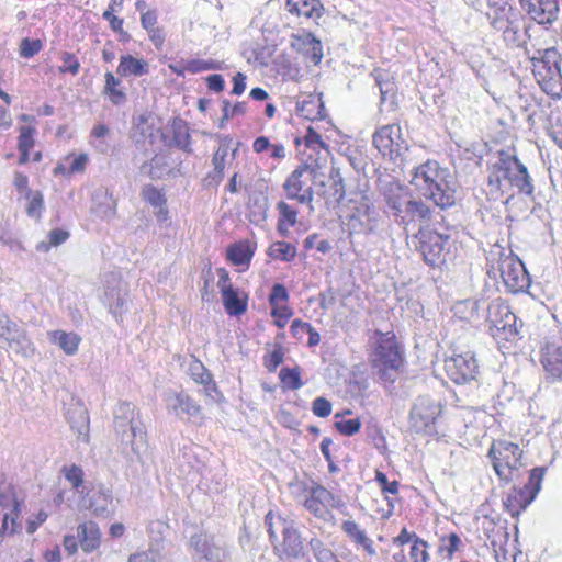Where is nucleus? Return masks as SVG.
I'll return each instance as SVG.
<instances>
[{"instance_id":"1","label":"nucleus","mask_w":562,"mask_h":562,"mask_svg":"<svg viewBox=\"0 0 562 562\" xmlns=\"http://www.w3.org/2000/svg\"><path fill=\"white\" fill-rule=\"evenodd\" d=\"M411 184L442 210L456 204V179L448 168H442L435 160L415 167Z\"/></svg>"},{"instance_id":"2","label":"nucleus","mask_w":562,"mask_h":562,"mask_svg":"<svg viewBox=\"0 0 562 562\" xmlns=\"http://www.w3.org/2000/svg\"><path fill=\"white\" fill-rule=\"evenodd\" d=\"M114 429L120 437L123 452L133 461L145 463L148 458L146 431L135 418V407L128 402L120 403L114 411Z\"/></svg>"},{"instance_id":"3","label":"nucleus","mask_w":562,"mask_h":562,"mask_svg":"<svg viewBox=\"0 0 562 562\" xmlns=\"http://www.w3.org/2000/svg\"><path fill=\"white\" fill-rule=\"evenodd\" d=\"M383 200L394 222L405 231L411 225L431 218L430 207L424 201L414 199L400 183H389L383 191Z\"/></svg>"},{"instance_id":"4","label":"nucleus","mask_w":562,"mask_h":562,"mask_svg":"<svg viewBox=\"0 0 562 562\" xmlns=\"http://www.w3.org/2000/svg\"><path fill=\"white\" fill-rule=\"evenodd\" d=\"M487 182L492 193L503 192L504 182L527 196H532L535 191L527 167L515 155L505 150L498 151L497 160L491 166Z\"/></svg>"},{"instance_id":"5","label":"nucleus","mask_w":562,"mask_h":562,"mask_svg":"<svg viewBox=\"0 0 562 562\" xmlns=\"http://www.w3.org/2000/svg\"><path fill=\"white\" fill-rule=\"evenodd\" d=\"M373 351L371 364L380 380L393 383L403 364V351L393 331L383 333L379 329L371 337Z\"/></svg>"},{"instance_id":"6","label":"nucleus","mask_w":562,"mask_h":562,"mask_svg":"<svg viewBox=\"0 0 562 562\" xmlns=\"http://www.w3.org/2000/svg\"><path fill=\"white\" fill-rule=\"evenodd\" d=\"M488 273L497 271L512 293L525 292L530 286V277L522 261L510 249L494 245L487 255Z\"/></svg>"},{"instance_id":"7","label":"nucleus","mask_w":562,"mask_h":562,"mask_svg":"<svg viewBox=\"0 0 562 562\" xmlns=\"http://www.w3.org/2000/svg\"><path fill=\"white\" fill-rule=\"evenodd\" d=\"M266 525L273 551L280 559H300L304 555L301 535L294 527L293 521L281 516H274L269 512L266 516Z\"/></svg>"},{"instance_id":"8","label":"nucleus","mask_w":562,"mask_h":562,"mask_svg":"<svg viewBox=\"0 0 562 562\" xmlns=\"http://www.w3.org/2000/svg\"><path fill=\"white\" fill-rule=\"evenodd\" d=\"M561 60L555 47L538 49L530 57L533 76L547 94L560 97L562 93Z\"/></svg>"},{"instance_id":"9","label":"nucleus","mask_w":562,"mask_h":562,"mask_svg":"<svg viewBox=\"0 0 562 562\" xmlns=\"http://www.w3.org/2000/svg\"><path fill=\"white\" fill-rule=\"evenodd\" d=\"M493 467L498 477L506 483L517 479L518 470L522 467V450L518 445L499 440L494 442L488 451Z\"/></svg>"},{"instance_id":"10","label":"nucleus","mask_w":562,"mask_h":562,"mask_svg":"<svg viewBox=\"0 0 562 562\" xmlns=\"http://www.w3.org/2000/svg\"><path fill=\"white\" fill-rule=\"evenodd\" d=\"M487 323L490 331L494 338L515 340L520 335L522 322L518 325L517 316L510 311L509 306L503 301L494 300L487 306Z\"/></svg>"},{"instance_id":"11","label":"nucleus","mask_w":562,"mask_h":562,"mask_svg":"<svg viewBox=\"0 0 562 562\" xmlns=\"http://www.w3.org/2000/svg\"><path fill=\"white\" fill-rule=\"evenodd\" d=\"M451 356L445 359L447 375L456 384H467L474 381L479 374V364L470 350H463L454 342L451 345Z\"/></svg>"},{"instance_id":"12","label":"nucleus","mask_w":562,"mask_h":562,"mask_svg":"<svg viewBox=\"0 0 562 562\" xmlns=\"http://www.w3.org/2000/svg\"><path fill=\"white\" fill-rule=\"evenodd\" d=\"M441 411L439 402L428 396H418L411 407L409 429L416 434H436V422Z\"/></svg>"},{"instance_id":"13","label":"nucleus","mask_w":562,"mask_h":562,"mask_svg":"<svg viewBox=\"0 0 562 562\" xmlns=\"http://www.w3.org/2000/svg\"><path fill=\"white\" fill-rule=\"evenodd\" d=\"M412 237L415 248L422 254L426 263L437 267L445 261L443 250L448 236L439 234L428 226H420Z\"/></svg>"},{"instance_id":"14","label":"nucleus","mask_w":562,"mask_h":562,"mask_svg":"<svg viewBox=\"0 0 562 562\" xmlns=\"http://www.w3.org/2000/svg\"><path fill=\"white\" fill-rule=\"evenodd\" d=\"M372 143L383 157L392 161L403 160L408 149L397 124H386L378 128L372 136Z\"/></svg>"},{"instance_id":"15","label":"nucleus","mask_w":562,"mask_h":562,"mask_svg":"<svg viewBox=\"0 0 562 562\" xmlns=\"http://www.w3.org/2000/svg\"><path fill=\"white\" fill-rule=\"evenodd\" d=\"M547 469L544 467H536L530 471L528 482L519 490L514 488V495L509 494L504 505L509 507L518 506L516 510L509 509L512 515L518 514L519 510L526 509L537 497L541 490V483Z\"/></svg>"},{"instance_id":"16","label":"nucleus","mask_w":562,"mask_h":562,"mask_svg":"<svg viewBox=\"0 0 562 562\" xmlns=\"http://www.w3.org/2000/svg\"><path fill=\"white\" fill-rule=\"evenodd\" d=\"M562 0H519L521 10L535 22L551 25L559 19Z\"/></svg>"},{"instance_id":"17","label":"nucleus","mask_w":562,"mask_h":562,"mask_svg":"<svg viewBox=\"0 0 562 562\" xmlns=\"http://www.w3.org/2000/svg\"><path fill=\"white\" fill-rule=\"evenodd\" d=\"M540 362L549 382L562 381V346L547 341L541 348Z\"/></svg>"},{"instance_id":"18","label":"nucleus","mask_w":562,"mask_h":562,"mask_svg":"<svg viewBox=\"0 0 562 562\" xmlns=\"http://www.w3.org/2000/svg\"><path fill=\"white\" fill-rule=\"evenodd\" d=\"M65 417L70 425L71 430L77 435L78 439L83 442L89 441V415L88 409L79 400L72 398L67 405Z\"/></svg>"},{"instance_id":"19","label":"nucleus","mask_w":562,"mask_h":562,"mask_svg":"<svg viewBox=\"0 0 562 562\" xmlns=\"http://www.w3.org/2000/svg\"><path fill=\"white\" fill-rule=\"evenodd\" d=\"M167 411L178 418L198 417L201 414V407L188 394L183 392H168L165 395Z\"/></svg>"},{"instance_id":"20","label":"nucleus","mask_w":562,"mask_h":562,"mask_svg":"<svg viewBox=\"0 0 562 562\" xmlns=\"http://www.w3.org/2000/svg\"><path fill=\"white\" fill-rule=\"evenodd\" d=\"M0 338L3 339L8 348L16 355L30 357L34 353L33 344L26 336L25 330L12 321Z\"/></svg>"},{"instance_id":"21","label":"nucleus","mask_w":562,"mask_h":562,"mask_svg":"<svg viewBox=\"0 0 562 562\" xmlns=\"http://www.w3.org/2000/svg\"><path fill=\"white\" fill-rule=\"evenodd\" d=\"M375 83L380 91V111L393 112L397 109V86L386 71L375 70Z\"/></svg>"},{"instance_id":"22","label":"nucleus","mask_w":562,"mask_h":562,"mask_svg":"<svg viewBox=\"0 0 562 562\" xmlns=\"http://www.w3.org/2000/svg\"><path fill=\"white\" fill-rule=\"evenodd\" d=\"M355 207L353 213L350 216V220H361L364 218L366 221L360 222L362 226V231L366 234H372L378 229L379 225V214L375 212L373 203L369 199V196L364 194H359L358 199L353 200Z\"/></svg>"},{"instance_id":"23","label":"nucleus","mask_w":562,"mask_h":562,"mask_svg":"<svg viewBox=\"0 0 562 562\" xmlns=\"http://www.w3.org/2000/svg\"><path fill=\"white\" fill-rule=\"evenodd\" d=\"M487 5L486 18L494 30L503 29L505 24L517 19L516 10L507 0H487Z\"/></svg>"},{"instance_id":"24","label":"nucleus","mask_w":562,"mask_h":562,"mask_svg":"<svg viewBox=\"0 0 562 562\" xmlns=\"http://www.w3.org/2000/svg\"><path fill=\"white\" fill-rule=\"evenodd\" d=\"M285 7L290 13L315 24H318L325 12L321 0H286Z\"/></svg>"},{"instance_id":"25","label":"nucleus","mask_w":562,"mask_h":562,"mask_svg":"<svg viewBox=\"0 0 562 562\" xmlns=\"http://www.w3.org/2000/svg\"><path fill=\"white\" fill-rule=\"evenodd\" d=\"M292 47L304 54L315 65L319 64L323 58V46L312 33H302L292 36Z\"/></svg>"},{"instance_id":"26","label":"nucleus","mask_w":562,"mask_h":562,"mask_svg":"<svg viewBox=\"0 0 562 562\" xmlns=\"http://www.w3.org/2000/svg\"><path fill=\"white\" fill-rule=\"evenodd\" d=\"M170 130L172 138L168 139L166 135L162 134L164 144L168 147H177L187 154H191V136L187 123L182 119L175 117L171 121Z\"/></svg>"},{"instance_id":"27","label":"nucleus","mask_w":562,"mask_h":562,"mask_svg":"<svg viewBox=\"0 0 562 562\" xmlns=\"http://www.w3.org/2000/svg\"><path fill=\"white\" fill-rule=\"evenodd\" d=\"M190 544L206 562H222L225 555L224 550L220 546L201 535L192 536L190 538Z\"/></svg>"},{"instance_id":"28","label":"nucleus","mask_w":562,"mask_h":562,"mask_svg":"<svg viewBox=\"0 0 562 562\" xmlns=\"http://www.w3.org/2000/svg\"><path fill=\"white\" fill-rule=\"evenodd\" d=\"M77 537L81 549L85 552H92L99 548L101 542V531L97 522L86 521L77 528Z\"/></svg>"},{"instance_id":"29","label":"nucleus","mask_w":562,"mask_h":562,"mask_svg":"<svg viewBox=\"0 0 562 562\" xmlns=\"http://www.w3.org/2000/svg\"><path fill=\"white\" fill-rule=\"evenodd\" d=\"M222 294L225 311L231 316H239L247 311V296L240 297L237 289H225Z\"/></svg>"},{"instance_id":"30","label":"nucleus","mask_w":562,"mask_h":562,"mask_svg":"<svg viewBox=\"0 0 562 562\" xmlns=\"http://www.w3.org/2000/svg\"><path fill=\"white\" fill-rule=\"evenodd\" d=\"M93 200L95 205L93 207L98 216L102 218H111L115 214L116 202L109 193L108 189H99L94 192Z\"/></svg>"},{"instance_id":"31","label":"nucleus","mask_w":562,"mask_h":562,"mask_svg":"<svg viewBox=\"0 0 562 562\" xmlns=\"http://www.w3.org/2000/svg\"><path fill=\"white\" fill-rule=\"evenodd\" d=\"M255 249L248 240H241L227 247V259L236 266L249 265Z\"/></svg>"},{"instance_id":"32","label":"nucleus","mask_w":562,"mask_h":562,"mask_svg":"<svg viewBox=\"0 0 562 562\" xmlns=\"http://www.w3.org/2000/svg\"><path fill=\"white\" fill-rule=\"evenodd\" d=\"M116 71L122 77H140L148 72V65L143 59H137L132 55H125L121 57Z\"/></svg>"},{"instance_id":"33","label":"nucleus","mask_w":562,"mask_h":562,"mask_svg":"<svg viewBox=\"0 0 562 562\" xmlns=\"http://www.w3.org/2000/svg\"><path fill=\"white\" fill-rule=\"evenodd\" d=\"M50 341L58 345L59 348L69 356L77 352L81 338L76 333H66L64 330H54L49 333Z\"/></svg>"},{"instance_id":"34","label":"nucleus","mask_w":562,"mask_h":562,"mask_svg":"<svg viewBox=\"0 0 562 562\" xmlns=\"http://www.w3.org/2000/svg\"><path fill=\"white\" fill-rule=\"evenodd\" d=\"M312 172L313 170L308 165H300L288 177L283 184V189L286 191V196L289 199H294L297 196V193L303 189L304 183L302 181V177L306 172Z\"/></svg>"},{"instance_id":"35","label":"nucleus","mask_w":562,"mask_h":562,"mask_svg":"<svg viewBox=\"0 0 562 562\" xmlns=\"http://www.w3.org/2000/svg\"><path fill=\"white\" fill-rule=\"evenodd\" d=\"M20 514V503L14 499L13 509L10 513H3L0 510V537H3L5 532L15 533L20 528L18 518Z\"/></svg>"},{"instance_id":"36","label":"nucleus","mask_w":562,"mask_h":562,"mask_svg":"<svg viewBox=\"0 0 562 562\" xmlns=\"http://www.w3.org/2000/svg\"><path fill=\"white\" fill-rule=\"evenodd\" d=\"M268 256L272 259L291 261L296 256V247L290 243L276 241L269 247Z\"/></svg>"},{"instance_id":"37","label":"nucleus","mask_w":562,"mask_h":562,"mask_svg":"<svg viewBox=\"0 0 562 562\" xmlns=\"http://www.w3.org/2000/svg\"><path fill=\"white\" fill-rule=\"evenodd\" d=\"M140 198L154 209L167 204L165 193L153 184H145L140 191Z\"/></svg>"},{"instance_id":"38","label":"nucleus","mask_w":562,"mask_h":562,"mask_svg":"<svg viewBox=\"0 0 562 562\" xmlns=\"http://www.w3.org/2000/svg\"><path fill=\"white\" fill-rule=\"evenodd\" d=\"M503 33V40L507 46L518 47L521 44V35L519 33L518 19L505 24L503 29H496Z\"/></svg>"},{"instance_id":"39","label":"nucleus","mask_w":562,"mask_h":562,"mask_svg":"<svg viewBox=\"0 0 562 562\" xmlns=\"http://www.w3.org/2000/svg\"><path fill=\"white\" fill-rule=\"evenodd\" d=\"M189 372L191 378L204 385L207 386L210 384L215 387V384L213 383L212 374L207 371V369L203 366V363L200 360H193L189 366Z\"/></svg>"},{"instance_id":"40","label":"nucleus","mask_w":562,"mask_h":562,"mask_svg":"<svg viewBox=\"0 0 562 562\" xmlns=\"http://www.w3.org/2000/svg\"><path fill=\"white\" fill-rule=\"evenodd\" d=\"M213 171L204 178V186H218L224 178L226 160L215 155L212 157Z\"/></svg>"},{"instance_id":"41","label":"nucleus","mask_w":562,"mask_h":562,"mask_svg":"<svg viewBox=\"0 0 562 562\" xmlns=\"http://www.w3.org/2000/svg\"><path fill=\"white\" fill-rule=\"evenodd\" d=\"M121 83L120 79L115 78L112 72L105 74V87L104 90L110 95V100L114 104H120L125 101L126 94L117 90L116 87Z\"/></svg>"},{"instance_id":"42","label":"nucleus","mask_w":562,"mask_h":562,"mask_svg":"<svg viewBox=\"0 0 562 562\" xmlns=\"http://www.w3.org/2000/svg\"><path fill=\"white\" fill-rule=\"evenodd\" d=\"M281 382L289 389V390H299L302 387L303 382L301 380L300 370L299 368H282L279 373Z\"/></svg>"},{"instance_id":"43","label":"nucleus","mask_w":562,"mask_h":562,"mask_svg":"<svg viewBox=\"0 0 562 562\" xmlns=\"http://www.w3.org/2000/svg\"><path fill=\"white\" fill-rule=\"evenodd\" d=\"M63 473L66 480L71 484V486L78 492L83 493V490H80L83 484V472L82 469L72 464L71 467H64Z\"/></svg>"},{"instance_id":"44","label":"nucleus","mask_w":562,"mask_h":562,"mask_svg":"<svg viewBox=\"0 0 562 562\" xmlns=\"http://www.w3.org/2000/svg\"><path fill=\"white\" fill-rule=\"evenodd\" d=\"M345 196V186L344 180L341 177H338L337 179H333V182L330 184V194L326 198L325 203L328 206L335 207L338 205L341 200Z\"/></svg>"},{"instance_id":"45","label":"nucleus","mask_w":562,"mask_h":562,"mask_svg":"<svg viewBox=\"0 0 562 562\" xmlns=\"http://www.w3.org/2000/svg\"><path fill=\"white\" fill-rule=\"evenodd\" d=\"M27 198L30 202L26 209L27 215L31 217H40L44 209V198L41 191H29Z\"/></svg>"},{"instance_id":"46","label":"nucleus","mask_w":562,"mask_h":562,"mask_svg":"<svg viewBox=\"0 0 562 562\" xmlns=\"http://www.w3.org/2000/svg\"><path fill=\"white\" fill-rule=\"evenodd\" d=\"M427 542L418 537H415V541L411 548V558L413 562H427L429 553L427 552Z\"/></svg>"},{"instance_id":"47","label":"nucleus","mask_w":562,"mask_h":562,"mask_svg":"<svg viewBox=\"0 0 562 562\" xmlns=\"http://www.w3.org/2000/svg\"><path fill=\"white\" fill-rule=\"evenodd\" d=\"M335 428L344 436H352L361 428L359 418L337 420L334 424Z\"/></svg>"},{"instance_id":"48","label":"nucleus","mask_w":562,"mask_h":562,"mask_svg":"<svg viewBox=\"0 0 562 562\" xmlns=\"http://www.w3.org/2000/svg\"><path fill=\"white\" fill-rule=\"evenodd\" d=\"M42 42L40 40H31L25 37L20 44V56L23 58H32L42 49Z\"/></svg>"},{"instance_id":"49","label":"nucleus","mask_w":562,"mask_h":562,"mask_svg":"<svg viewBox=\"0 0 562 562\" xmlns=\"http://www.w3.org/2000/svg\"><path fill=\"white\" fill-rule=\"evenodd\" d=\"M61 61L63 65L59 66L60 72H70L74 76H76L79 72L80 63L74 54L64 52L61 54Z\"/></svg>"},{"instance_id":"50","label":"nucleus","mask_w":562,"mask_h":562,"mask_svg":"<svg viewBox=\"0 0 562 562\" xmlns=\"http://www.w3.org/2000/svg\"><path fill=\"white\" fill-rule=\"evenodd\" d=\"M344 532L350 537L356 543L360 544L367 537L363 530H361L358 524L353 520H345L341 524Z\"/></svg>"},{"instance_id":"51","label":"nucleus","mask_w":562,"mask_h":562,"mask_svg":"<svg viewBox=\"0 0 562 562\" xmlns=\"http://www.w3.org/2000/svg\"><path fill=\"white\" fill-rule=\"evenodd\" d=\"M277 209L280 214L278 221L288 223V225L291 226H294L296 224L297 212L294 209H292L288 203H285L284 201H280L277 204Z\"/></svg>"},{"instance_id":"52","label":"nucleus","mask_w":562,"mask_h":562,"mask_svg":"<svg viewBox=\"0 0 562 562\" xmlns=\"http://www.w3.org/2000/svg\"><path fill=\"white\" fill-rule=\"evenodd\" d=\"M247 110V103L246 102H237L233 106H231V103L228 100L222 101V111L224 112V120H229L235 116L244 115Z\"/></svg>"},{"instance_id":"53","label":"nucleus","mask_w":562,"mask_h":562,"mask_svg":"<svg viewBox=\"0 0 562 562\" xmlns=\"http://www.w3.org/2000/svg\"><path fill=\"white\" fill-rule=\"evenodd\" d=\"M35 128L31 126H21L19 136V150H30L34 146L33 135Z\"/></svg>"},{"instance_id":"54","label":"nucleus","mask_w":562,"mask_h":562,"mask_svg":"<svg viewBox=\"0 0 562 562\" xmlns=\"http://www.w3.org/2000/svg\"><path fill=\"white\" fill-rule=\"evenodd\" d=\"M311 495L323 506H334V495L322 485L312 487Z\"/></svg>"},{"instance_id":"55","label":"nucleus","mask_w":562,"mask_h":562,"mask_svg":"<svg viewBox=\"0 0 562 562\" xmlns=\"http://www.w3.org/2000/svg\"><path fill=\"white\" fill-rule=\"evenodd\" d=\"M289 300V292L283 284L277 283L272 286L269 294V304L271 307L279 306L278 302H286Z\"/></svg>"},{"instance_id":"56","label":"nucleus","mask_w":562,"mask_h":562,"mask_svg":"<svg viewBox=\"0 0 562 562\" xmlns=\"http://www.w3.org/2000/svg\"><path fill=\"white\" fill-rule=\"evenodd\" d=\"M292 311L285 306H274L271 308V316L274 317V324L279 328H283L288 322V319L291 317Z\"/></svg>"},{"instance_id":"57","label":"nucleus","mask_w":562,"mask_h":562,"mask_svg":"<svg viewBox=\"0 0 562 562\" xmlns=\"http://www.w3.org/2000/svg\"><path fill=\"white\" fill-rule=\"evenodd\" d=\"M312 411L318 417H327L331 413V403L325 397H316L312 403Z\"/></svg>"},{"instance_id":"58","label":"nucleus","mask_w":562,"mask_h":562,"mask_svg":"<svg viewBox=\"0 0 562 562\" xmlns=\"http://www.w3.org/2000/svg\"><path fill=\"white\" fill-rule=\"evenodd\" d=\"M375 481L379 483V485H380V487H381L383 493H390V494H393V495L397 494V492H398V482L397 481L390 482L387 480L386 474H384L383 472L376 471Z\"/></svg>"},{"instance_id":"59","label":"nucleus","mask_w":562,"mask_h":562,"mask_svg":"<svg viewBox=\"0 0 562 562\" xmlns=\"http://www.w3.org/2000/svg\"><path fill=\"white\" fill-rule=\"evenodd\" d=\"M113 9L114 8L110 5L109 9L102 14L103 19L109 21L113 31L119 32L121 35L128 38V34L123 31V20L112 14Z\"/></svg>"},{"instance_id":"60","label":"nucleus","mask_w":562,"mask_h":562,"mask_svg":"<svg viewBox=\"0 0 562 562\" xmlns=\"http://www.w3.org/2000/svg\"><path fill=\"white\" fill-rule=\"evenodd\" d=\"M109 135L110 128L104 124H98L91 131V136L99 140L97 147L102 151H104L108 148V144L103 139Z\"/></svg>"},{"instance_id":"61","label":"nucleus","mask_w":562,"mask_h":562,"mask_svg":"<svg viewBox=\"0 0 562 562\" xmlns=\"http://www.w3.org/2000/svg\"><path fill=\"white\" fill-rule=\"evenodd\" d=\"M153 117L151 112L145 111L140 113L138 116L134 117L133 124L137 131H139L142 136H145L149 132V120Z\"/></svg>"},{"instance_id":"62","label":"nucleus","mask_w":562,"mask_h":562,"mask_svg":"<svg viewBox=\"0 0 562 562\" xmlns=\"http://www.w3.org/2000/svg\"><path fill=\"white\" fill-rule=\"evenodd\" d=\"M283 362V351L281 347L276 348L266 359L265 366L268 371H274Z\"/></svg>"},{"instance_id":"63","label":"nucleus","mask_w":562,"mask_h":562,"mask_svg":"<svg viewBox=\"0 0 562 562\" xmlns=\"http://www.w3.org/2000/svg\"><path fill=\"white\" fill-rule=\"evenodd\" d=\"M311 324L303 322L301 319H294L291 324L290 330L291 334L297 338L302 339L303 334H306L308 330H311Z\"/></svg>"},{"instance_id":"64","label":"nucleus","mask_w":562,"mask_h":562,"mask_svg":"<svg viewBox=\"0 0 562 562\" xmlns=\"http://www.w3.org/2000/svg\"><path fill=\"white\" fill-rule=\"evenodd\" d=\"M140 24L146 31L157 27V12L155 10L143 12L140 15Z\"/></svg>"}]
</instances>
